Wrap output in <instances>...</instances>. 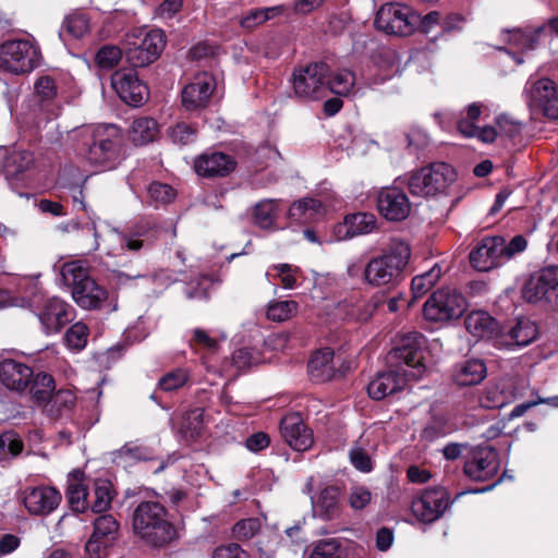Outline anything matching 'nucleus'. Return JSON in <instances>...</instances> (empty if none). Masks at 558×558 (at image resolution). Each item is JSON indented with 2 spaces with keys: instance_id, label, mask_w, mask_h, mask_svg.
Returning a JSON list of instances; mask_svg holds the SVG:
<instances>
[{
  "instance_id": "nucleus-64",
  "label": "nucleus",
  "mask_w": 558,
  "mask_h": 558,
  "mask_svg": "<svg viewBox=\"0 0 558 558\" xmlns=\"http://www.w3.org/2000/svg\"><path fill=\"white\" fill-rule=\"evenodd\" d=\"M202 423L203 420L199 410H192L183 416L180 430L186 437H194L198 434Z\"/></svg>"
},
{
  "instance_id": "nucleus-18",
  "label": "nucleus",
  "mask_w": 558,
  "mask_h": 558,
  "mask_svg": "<svg viewBox=\"0 0 558 558\" xmlns=\"http://www.w3.org/2000/svg\"><path fill=\"white\" fill-rule=\"evenodd\" d=\"M216 87V80L213 74L202 72L194 76L182 90V105L189 111L205 108Z\"/></svg>"
},
{
  "instance_id": "nucleus-34",
  "label": "nucleus",
  "mask_w": 558,
  "mask_h": 558,
  "mask_svg": "<svg viewBox=\"0 0 558 558\" xmlns=\"http://www.w3.org/2000/svg\"><path fill=\"white\" fill-rule=\"evenodd\" d=\"M310 558H355L354 546L348 539H320L315 544Z\"/></svg>"
},
{
  "instance_id": "nucleus-56",
  "label": "nucleus",
  "mask_w": 558,
  "mask_h": 558,
  "mask_svg": "<svg viewBox=\"0 0 558 558\" xmlns=\"http://www.w3.org/2000/svg\"><path fill=\"white\" fill-rule=\"evenodd\" d=\"M497 240L504 263L511 259L517 254L522 253L527 246L526 239L521 234L514 235L509 242H507L504 236L499 235H497Z\"/></svg>"
},
{
  "instance_id": "nucleus-6",
  "label": "nucleus",
  "mask_w": 558,
  "mask_h": 558,
  "mask_svg": "<svg viewBox=\"0 0 558 558\" xmlns=\"http://www.w3.org/2000/svg\"><path fill=\"white\" fill-rule=\"evenodd\" d=\"M59 274L62 283L71 288L72 298L80 307L95 310L107 299L106 290L88 275L81 260L62 264Z\"/></svg>"
},
{
  "instance_id": "nucleus-36",
  "label": "nucleus",
  "mask_w": 558,
  "mask_h": 558,
  "mask_svg": "<svg viewBox=\"0 0 558 558\" xmlns=\"http://www.w3.org/2000/svg\"><path fill=\"white\" fill-rule=\"evenodd\" d=\"M325 209L320 201L316 198L305 197L293 203L289 208V218L300 222L308 223L320 218Z\"/></svg>"
},
{
  "instance_id": "nucleus-39",
  "label": "nucleus",
  "mask_w": 558,
  "mask_h": 558,
  "mask_svg": "<svg viewBox=\"0 0 558 558\" xmlns=\"http://www.w3.org/2000/svg\"><path fill=\"white\" fill-rule=\"evenodd\" d=\"M89 31V19L85 13L75 12L64 17L59 37L65 41L68 38H83Z\"/></svg>"
},
{
  "instance_id": "nucleus-24",
  "label": "nucleus",
  "mask_w": 558,
  "mask_h": 558,
  "mask_svg": "<svg viewBox=\"0 0 558 558\" xmlns=\"http://www.w3.org/2000/svg\"><path fill=\"white\" fill-rule=\"evenodd\" d=\"M472 266L488 271L504 264L497 235L484 238L470 253Z\"/></svg>"
},
{
  "instance_id": "nucleus-10",
  "label": "nucleus",
  "mask_w": 558,
  "mask_h": 558,
  "mask_svg": "<svg viewBox=\"0 0 558 558\" xmlns=\"http://www.w3.org/2000/svg\"><path fill=\"white\" fill-rule=\"evenodd\" d=\"M40 63L39 48L33 40L15 39L0 45V70L15 74L32 72Z\"/></svg>"
},
{
  "instance_id": "nucleus-17",
  "label": "nucleus",
  "mask_w": 558,
  "mask_h": 558,
  "mask_svg": "<svg viewBox=\"0 0 558 558\" xmlns=\"http://www.w3.org/2000/svg\"><path fill=\"white\" fill-rule=\"evenodd\" d=\"M377 209L389 221H402L410 215L411 203L401 189L386 186L377 194Z\"/></svg>"
},
{
  "instance_id": "nucleus-57",
  "label": "nucleus",
  "mask_w": 558,
  "mask_h": 558,
  "mask_svg": "<svg viewBox=\"0 0 558 558\" xmlns=\"http://www.w3.org/2000/svg\"><path fill=\"white\" fill-rule=\"evenodd\" d=\"M350 461L352 465L364 473H368L373 470V462L369 457V453L364 448L362 441L354 444V446L350 449Z\"/></svg>"
},
{
  "instance_id": "nucleus-1",
  "label": "nucleus",
  "mask_w": 558,
  "mask_h": 558,
  "mask_svg": "<svg viewBox=\"0 0 558 558\" xmlns=\"http://www.w3.org/2000/svg\"><path fill=\"white\" fill-rule=\"evenodd\" d=\"M423 336L417 332L401 337L387 355L388 369L378 373L367 386L372 399L383 400L403 389L408 380L422 377L426 369L423 363Z\"/></svg>"
},
{
  "instance_id": "nucleus-60",
  "label": "nucleus",
  "mask_w": 558,
  "mask_h": 558,
  "mask_svg": "<svg viewBox=\"0 0 558 558\" xmlns=\"http://www.w3.org/2000/svg\"><path fill=\"white\" fill-rule=\"evenodd\" d=\"M348 504L354 510L364 509L372 500L371 490L363 485H353L348 492Z\"/></svg>"
},
{
  "instance_id": "nucleus-4",
  "label": "nucleus",
  "mask_w": 558,
  "mask_h": 558,
  "mask_svg": "<svg viewBox=\"0 0 558 558\" xmlns=\"http://www.w3.org/2000/svg\"><path fill=\"white\" fill-rule=\"evenodd\" d=\"M92 230L96 250H102L108 256H120L125 251L137 252L153 243L155 226L149 221H141L128 231H120L104 222L98 227L93 223Z\"/></svg>"
},
{
  "instance_id": "nucleus-25",
  "label": "nucleus",
  "mask_w": 558,
  "mask_h": 558,
  "mask_svg": "<svg viewBox=\"0 0 558 558\" xmlns=\"http://www.w3.org/2000/svg\"><path fill=\"white\" fill-rule=\"evenodd\" d=\"M226 339V332L218 329L206 330L195 327L189 332V344L196 353L202 354L204 364H206V355L218 353Z\"/></svg>"
},
{
  "instance_id": "nucleus-61",
  "label": "nucleus",
  "mask_w": 558,
  "mask_h": 558,
  "mask_svg": "<svg viewBox=\"0 0 558 558\" xmlns=\"http://www.w3.org/2000/svg\"><path fill=\"white\" fill-rule=\"evenodd\" d=\"M262 523L257 518H248L234 524L232 533L238 539H250L254 537L260 530Z\"/></svg>"
},
{
  "instance_id": "nucleus-9",
  "label": "nucleus",
  "mask_w": 558,
  "mask_h": 558,
  "mask_svg": "<svg viewBox=\"0 0 558 558\" xmlns=\"http://www.w3.org/2000/svg\"><path fill=\"white\" fill-rule=\"evenodd\" d=\"M466 298L457 289L441 288L434 291L423 306L424 318L432 323H450L468 310Z\"/></svg>"
},
{
  "instance_id": "nucleus-30",
  "label": "nucleus",
  "mask_w": 558,
  "mask_h": 558,
  "mask_svg": "<svg viewBox=\"0 0 558 558\" xmlns=\"http://www.w3.org/2000/svg\"><path fill=\"white\" fill-rule=\"evenodd\" d=\"M487 376V366L481 359H469L454 366L452 378L458 386H473Z\"/></svg>"
},
{
  "instance_id": "nucleus-59",
  "label": "nucleus",
  "mask_w": 558,
  "mask_h": 558,
  "mask_svg": "<svg viewBox=\"0 0 558 558\" xmlns=\"http://www.w3.org/2000/svg\"><path fill=\"white\" fill-rule=\"evenodd\" d=\"M122 58V51L117 46H104L96 53V63L99 68L109 70L114 68Z\"/></svg>"
},
{
  "instance_id": "nucleus-15",
  "label": "nucleus",
  "mask_w": 558,
  "mask_h": 558,
  "mask_svg": "<svg viewBox=\"0 0 558 558\" xmlns=\"http://www.w3.org/2000/svg\"><path fill=\"white\" fill-rule=\"evenodd\" d=\"M111 85L122 101L138 107L148 98V88L133 69H121L111 76Z\"/></svg>"
},
{
  "instance_id": "nucleus-16",
  "label": "nucleus",
  "mask_w": 558,
  "mask_h": 558,
  "mask_svg": "<svg viewBox=\"0 0 558 558\" xmlns=\"http://www.w3.org/2000/svg\"><path fill=\"white\" fill-rule=\"evenodd\" d=\"M499 469L498 452L490 446H476L464 463V473L472 481L493 478Z\"/></svg>"
},
{
  "instance_id": "nucleus-43",
  "label": "nucleus",
  "mask_w": 558,
  "mask_h": 558,
  "mask_svg": "<svg viewBox=\"0 0 558 558\" xmlns=\"http://www.w3.org/2000/svg\"><path fill=\"white\" fill-rule=\"evenodd\" d=\"M279 199H263L253 208L254 223L262 229H270L278 217Z\"/></svg>"
},
{
  "instance_id": "nucleus-33",
  "label": "nucleus",
  "mask_w": 558,
  "mask_h": 558,
  "mask_svg": "<svg viewBox=\"0 0 558 558\" xmlns=\"http://www.w3.org/2000/svg\"><path fill=\"white\" fill-rule=\"evenodd\" d=\"M466 330L480 339H493L498 332L497 322L485 311H473L464 319Z\"/></svg>"
},
{
  "instance_id": "nucleus-32",
  "label": "nucleus",
  "mask_w": 558,
  "mask_h": 558,
  "mask_svg": "<svg viewBox=\"0 0 558 558\" xmlns=\"http://www.w3.org/2000/svg\"><path fill=\"white\" fill-rule=\"evenodd\" d=\"M315 515L324 520H332L339 514L340 490L337 486H326L317 496H312Z\"/></svg>"
},
{
  "instance_id": "nucleus-3",
  "label": "nucleus",
  "mask_w": 558,
  "mask_h": 558,
  "mask_svg": "<svg viewBox=\"0 0 558 558\" xmlns=\"http://www.w3.org/2000/svg\"><path fill=\"white\" fill-rule=\"evenodd\" d=\"M132 529L135 536L153 548H165L178 538L168 510L159 501L140 502L133 511Z\"/></svg>"
},
{
  "instance_id": "nucleus-62",
  "label": "nucleus",
  "mask_w": 558,
  "mask_h": 558,
  "mask_svg": "<svg viewBox=\"0 0 558 558\" xmlns=\"http://www.w3.org/2000/svg\"><path fill=\"white\" fill-rule=\"evenodd\" d=\"M187 378V373L179 368L162 376L158 381V386L163 391H173L184 386Z\"/></svg>"
},
{
  "instance_id": "nucleus-54",
  "label": "nucleus",
  "mask_w": 558,
  "mask_h": 558,
  "mask_svg": "<svg viewBox=\"0 0 558 558\" xmlns=\"http://www.w3.org/2000/svg\"><path fill=\"white\" fill-rule=\"evenodd\" d=\"M88 328L84 323H75L64 335V341L69 349L74 351L83 350L87 344Z\"/></svg>"
},
{
  "instance_id": "nucleus-42",
  "label": "nucleus",
  "mask_w": 558,
  "mask_h": 558,
  "mask_svg": "<svg viewBox=\"0 0 558 558\" xmlns=\"http://www.w3.org/2000/svg\"><path fill=\"white\" fill-rule=\"evenodd\" d=\"M28 386L32 400L37 404H44L47 403L54 390V380L51 375L43 372L33 374Z\"/></svg>"
},
{
  "instance_id": "nucleus-2",
  "label": "nucleus",
  "mask_w": 558,
  "mask_h": 558,
  "mask_svg": "<svg viewBox=\"0 0 558 558\" xmlns=\"http://www.w3.org/2000/svg\"><path fill=\"white\" fill-rule=\"evenodd\" d=\"M69 140L80 157L104 170L113 169L121 159L122 136L112 125L85 124L69 132Z\"/></svg>"
},
{
  "instance_id": "nucleus-31",
  "label": "nucleus",
  "mask_w": 558,
  "mask_h": 558,
  "mask_svg": "<svg viewBox=\"0 0 558 558\" xmlns=\"http://www.w3.org/2000/svg\"><path fill=\"white\" fill-rule=\"evenodd\" d=\"M308 375L315 383H325L336 376L333 352L329 348L316 351L307 364Z\"/></svg>"
},
{
  "instance_id": "nucleus-8",
  "label": "nucleus",
  "mask_w": 558,
  "mask_h": 558,
  "mask_svg": "<svg viewBox=\"0 0 558 558\" xmlns=\"http://www.w3.org/2000/svg\"><path fill=\"white\" fill-rule=\"evenodd\" d=\"M166 35L160 28H137L126 35L125 58L132 68L155 62L163 51Z\"/></svg>"
},
{
  "instance_id": "nucleus-22",
  "label": "nucleus",
  "mask_w": 558,
  "mask_h": 558,
  "mask_svg": "<svg viewBox=\"0 0 558 558\" xmlns=\"http://www.w3.org/2000/svg\"><path fill=\"white\" fill-rule=\"evenodd\" d=\"M280 432L286 442L295 451H306L313 445V434L299 413L286 415L281 420Z\"/></svg>"
},
{
  "instance_id": "nucleus-14",
  "label": "nucleus",
  "mask_w": 558,
  "mask_h": 558,
  "mask_svg": "<svg viewBox=\"0 0 558 558\" xmlns=\"http://www.w3.org/2000/svg\"><path fill=\"white\" fill-rule=\"evenodd\" d=\"M449 497L448 492L442 487L426 489L421 496L413 499L411 511L418 521L432 523L448 509Z\"/></svg>"
},
{
  "instance_id": "nucleus-12",
  "label": "nucleus",
  "mask_w": 558,
  "mask_h": 558,
  "mask_svg": "<svg viewBox=\"0 0 558 558\" xmlns=\"http://www.w3.org/2000/svg\"><path fill=\"white\" fill-rule=\"evenodd\" d=\"M420 21V14L409 7L398 3H386L379 8L375 17V26L389 35H411Z\"/></svg>"
},
{
  "instance_id": "nucleus-11",
  "label": "nucleus",
  "mask_w": 558,
  "mask_h": 558,
  "mask_svg": "<svg viewBox=\"0 0 558 558\" xmlns=\"http://www.w3.org/2000/svg\"><path fill=\"white\" fill-rule=\"evenodd\" d=\"M522 296L529 303L558 307V266H546L533 272L522 288Z\"/></svg>"
},
{
  "instance_id": "nucleus-20",
  "label": "nucleus",
  "mask_w": 558,
  "mask_h": 558,
  "mask_svg": "<svg viewBox=\"0 0 558 558\" xmlns=\"http://www.w3.org/2000/svg\"><path fill=\"white\" fill-rule=\"evenodd\" d=\"M537 336V326L527 318H519L507 331L496 335L495 347L514 350L529 345Z\"/></svg>"
},
{
  "instance_id": "nucleus-41",
  "label": "nucleus",
  "mask_w": 558,
  "mask_h": 558,
  "mask_svg": "<svg viewBox=\"0 0 558 558\" xmlns=\"http://www.w3.org/2000/svg\"><path fill=\"white\" fill-rule=\"evenodd\" d=\"M153 458L151 450L143 445L130 441L113 453V460L118 464L131 465L136 462L147 461Z\"/></svg>"
},
{
  "instance_id": "nucleus-21",
  "label": "nucleus",
  "mask_w": 558,
  "mask_h": 558,
  "mask_svg": "<svg viewBox=\"0 0 558 558\" xmlns=\"http://www.w3.org/2000/svg\"><path fill=\"white\" fill-rule=\"evenodd\" d=\"M546 29L558 35V16L551 19L546 27H538L534 32L526 33L520 29L508 32L507 39L510 48L506 49V51L512 57L517 64H522L523 59L515 52V50L521 52L534 50L538 45L539 35Z\"/></svg>"
},
{
  "instance_id": "nucleus-45",
  "label": "nucleus",
  "mask_w": 558,
  "mask_h": 558,
  "mask_svg": "<svg viewBox=\"0 0 558 558\" xmlns=\"http://www.w3.org/2000/svg\"><path fill=\"white\" fill-rule=\"evenodd\" d=\"M282 12V5L252 9L241 17L240 24L245 29H253L275 16L280 15Z\"/></svg>"
},
{
  "instance_id": "nucleus-52",
  "label": "nucleus",
  "mask_w": 558,
  "mask_h": 558,
  "mask_svg": "<svg viewBox=\"0 0 558 558\" xmlns=\"http://www.w3.org/2000/svg\"><path fill=\"white\" fill-rule=\"evenodd\" d=\"M94 501L92 502V511L100 513L107 511L112 502L111 484L108 481L98 480L95 483Z\"/></svg>"
},
{
  "instance_id": "nucleus-55",
  "label": "nucleus",
  "mask_w": 558,
  "mask_h": 558,
  "mask_svg": "<svg viewBox=\"0 0 558 558\" xmlns=\"http://www.w3.org/2000/svg\"><path fill=\"white\" fill-rule=\"evenodd\" d=\"M298 307L295 301L275 302L268 306L267 317L274 322H284L296 314Z\"/></svg>"
},
{
  "instance_id": "nucleus-19",
  "label": "nucleus",
  "mask_w": 558,
  "mask_h": 558,
  "mask_svg": "<svg viewBox=\"0 0 558 558\" xmlns=\"http://www.w3.org/2000/svg\"><path fill=\"white\" fill-rule=\"evenodd\" d=\"M62 496L51 486L28 487L24 490L23 502L31 514L46 515L58 508Z\"/></svg>"
},
{
  "instance_id": "nucleus-53",
  "label": "nucleus",
  "mask_w": 558,
  "mask_h": 558,
  "mask_svg": "<svg viewBox=\"0 0 558 558\" xmlns=\"http://www.w3.org/2000/svg\"><path fill=\"white\" fill-rule=\"evenodd\" d=\"M22 450V439L15 432L8 430L0 435V460L14 458L19 456Z\"/></svg>"
},
{
  "instance_id": "nucleus-63",
  "label": "nucleus",
  "mask_w": 558,
  "mask_h": 558,
  "mask_svg": "<svg viewBox=\"0 0 558 558\" xmlns=\"http://www.w3.org/2000/svg\"><path fill=\"white\" fill-rule=\"evenodd\" d=\"M260 359L258 353L252 348H241L232 355V362L239 369L248 368L257 363Z\"/></svg>"
},
{
  "instance_id": "nucleus-23",
  "label": "nucleus",
  "mask_w": 558,
  "mask_h": 558,
  "mask_svg": "<svg viewBox=\"0 0 558 558\" xmlns=\"http://www.w3.org/2000/svg\"><path fill=\"white\" fill-rule=\"evenodd\" d=\"M71 306L63 300L53 296L46 301L37 316L44 331L51 335L59 332L71 320Z\"/></svg>"
},
{
  "instance_id": "nucleus-37",
  "label": "nucleus",
  "mask_w": 558,
  "mask_h": 558,
  "mask_svg": "<svg viewBox=\"0 0 558 558\" xmlns=\"http://www.w3.org/2000/svg\"><path fill=\"white\" fill-rule=\"evenodd\" d=\"M524 90L527 96L529 105L536 109L544 104L546 99L555 95L557 88L555 83L549 78L536 80L531 76L525 84Z\"/></svg>"
},
{
  "instance_id": "nucleus-7",
  "label": "nucleus",
  "mask_w": 558,
  "mask_h": 558,
  "mask_svg": "<svg viewBox=\"0 0 558 558\" xmlns=\"http://www.w3.org/2000/svg\"><path fill=\"white\" fill-rule=\"evenodd\" d=\"M456 178V171L450 165L433 162L405 174L402 182L412 196L428 198L446 194Z\"/></svg>"
},
{
  "instance_id": "nucleus-49",
  "label": "nucleus",
  "mask_w": 558,
  "mask_h": 558,
  "mask_svg": "<svg viewBox=\"0 0 558 558\" xmlns=\"http://www.w3.org/2000/svg\"><path fill=\"white\" fill-rule=\"evenodd\" d=\"M441 275L440 267L435 264L428 271L417 275L412 279L411 289L413 298L417 299L423 296L429 291L436 282L439 280Z\"/></svg>"
},
{
  "instance_id": "nucleus-13",
  "label": "nucleus",
  "mask_w": 558,
  "mask_h": 558,
  "mask_svg": "<svg viewBox=\"0 0 558 558\" xmlns=\"http://www.w3.org/2000/svg\"><path fill=\"white\" fill-rule=\"evenodd\" d=\"M329 66L324 62L311 63L293 72V90L296 97L318 100L327 96L326 78Z\"/></svg>"
},
{
  "instance_id": "nucleus-51",
  "label": "nucleus",
  "mask_w": 558,
  "mask_h": 558,
  "mask_svg": "<svg viewBox=\"0 0 558 558\" xmlns=\"http://www.w3.org/2000/svg\"><path fill=\"white\" fill-rule=\"evenodd\" d=\"M119 523L111 514H104L94 521L93 535L95 538L111 543L118 535Z\"/></svg>"
},
{
  "instance_id": "nucleus-47",
  "label": "nucleus",
  "mask_w": 558,
  "mask_h": 558,
  "mask_svg": "<svg viewBox=\"0 0 558 558\" xmlns=\"http://www.w3.org/2000/svg\"><path fill=\"white\" fill-rule=\"evenodd\" d=\"M34 162L33 154L27 150H14L5 159L3 168L5 178L16 177L27 170Z\"/></svg>"
},
{
  "instance_id": "nucleus-35",
  "label": "nucleus",
  "mask_w": 558,
  "mask_h": 558,
  "mask_svg": "<svg viewBox=\"0 0 558 558\" xmlns=\"http://www.w3.org/2000/svg\"><path fill=\"white\" fill-rule=\"evenodd\" d=\"M378 305V298L371 300H356L354 302L344 301L338 304L337 315L342 318L364 322L373 316Z\"/></svg>"
},
{
  "instance_id": "nucleus-5",
  "label": "nucleus",
  "mask_w": 558,
  "mask_h": 558,
  "mask_svg": "<svg viewBox=\"0 0 558 558\" xmlns=\"http://www.w3.org/2000/svg\"><path fill=\"white\" fill-rule=\"evenodd\" d=\"M411 256L410 246L395 241L383 254L375 256L364 267V280L373 287L396 284Z\"/></svg>"
},
{
  "instance_id": "nucleus-48",
  "label": "nucleus",
  "mask_w": 558,
  "mask_h": 558,
  "mask_svg": "<svg viewBox=\"0 0 558 558\" xmlns=\"http://www.w3.org/2000/svg\"><path fill=\"white\" fill-rule=\"evenodd\" d=\"M300 269L290 264H277L268 268L265 277L270 281V277L278 278L284 289L292 290L296 288Z\"/></svg>"
},
{
  "instance_id": "nucleus-38",
  "label": "nucleus",
  "mask_w": 558,
  "mask_h": 558,
  "mask_svg": "<svg viewBox=\"0 0 558 558\" xmlns=\"http://www.w3.org/2000/svg\"><path fill=\"white\" fill-rule=\"evenodd\" d=\"M159 133L158 123L153 118L135 119L130 128V140L135 145H146L153 142Z\"/></svg>"
},
{
  "instance_id": "nucleus-58",
  "label": "nucleus",
  "mask_w": 558,
  "mask_h": 558,
  "mask_svg": "<svg viewBox=\"0 0 558 558\" xmlns=\"http://www.w3.org/2000/svg\"><path fill=\"white\" fill-rule=\"evenodd\" d=\"M502 401L504 399L500 397L499 386L496 385V381L487 384L478 397L481 408L488 410L502 408Z\"/></svg>"
},
{
  "instance_id": "nucleus-40",
  "label": "nucleus",
  "mask_w": 558,
  "mask_h": 558,
  "mask_svg": "<svg viewBox=\"0 0 558 558\" xmlns=\"http://www.w3.org/2000/svg\"><path fill=\"white\" fill-rule=\"evenodd\" d=\"M327 94L332 93L338 96H349L355 87V75L352 71L342 69L333 73L329 71L326 78Z\"/></svg>"
},
{
  "instance_id": "nucleus-29",
  "label": "nucleus",
  "mask_w": 558,
  "mask_h": 558,
  "mask_svg": "<svg viewBox=\"0 0 558 558\" xmlns=\"http://www.w3.org/2000/svg\"><path fill=\"white\" fill-rule=\"evenodd\" d=\"M58 93L56 81L51 76H40L34 84L35 100L41 110L48 113L49 118L57 117L59 113Z\"/></svg>"
},
{
  "instance_id": "nucleus-27",
  "label": "nucleus",
  "mask_w": 558,
  "mask_h": 558,
  "mask_svg": "<svg viewBox=\"0 0 558 558\" xmlns=\"http://www.w3.org/2000/svg\"><path fill=\"white\" fill-rule=\"evenodd\" d=\"M194 167L202 177H225L235 168V161L223 153H205L195 160Z\"/></svg>"
},
{
  "instance_id": "nucleus-26",
  "label": "nucleus",
  "mask_w": 558,
  "mask_h": 558,
  "mask_svg": "<svg viewBox=\"0 0 558 558\" xmlns=\"http://www.w3.org/2000/svg\"><path fill=\"white\" fill-rule=\"evenodd\" d=\"M33 374L32 367L19 361L9 359L0 363V381L10 390L19 392L25 390Z\"/></svg>"
},
{
  "instance_id": "nucleus-44",
  "label": "nucleus",
  "mask_w": 558,
  "mask_h": 558,
  "mask_svg": "<svg viewBox=\"0 0 558 558\" xmlns=\"http://www.w3.org/2000/svg\"><path fill=\"white\" fill-rule=\"evenodd\" d=\"M77 475H82L81 472L77 471L70 481L66 489V497L71 509L75 512L83 513L89 506L87 500L88 493L86 485L82 483Z\"/></svg>"
},
{
  "instance_id": "nucleus-50",
  "label": "nucleus",
  "mask_w": 558,
  "mask_h": 558,
  "mask_svg": "<svg viewBox=\"0 0 558 558\" xmlns=\"http://www.w3.org/2000/svg\"><path fill=\"white\" fill-rule=\"evenodd\" d=\"M175 195L174 189L167 183L153 182L147 189V202L155 207L171 203Z\"/></svg>"
},
{
  "instance_id": "nucleus-28",
  "label": "nucleus",
  "mask_w": 558,
  "mask_h": 558,
  "mask_svg": "<svg viewBox=\"0 0 558 558\" xmlns=\"http://www.w3.org/2000/svg\"><path fill=\"white\" fill-rule=\"evenodd\" d=\"M376 228V217L369 213H355L345 216L343 222L335 227L338 241L371 233Z\"/></svg>"
},
{
  "instance_id": "nucleus-46",
  "label": "nucleus",
  "mask_w": 558,
  "mask_h": 558,
  "mask_svg": "<svg viewBox=\"0 0 558 558\" xmlns=\"http://www.w3.org/2000/svg\"><path fill=\"white\" fill-rule=\"evenodd\" d=\"M75 399L72 390H58L56 393H51L50 399L47 401V412L52 417H59L73 408Z\"/></svg>"
}]
</instances>
